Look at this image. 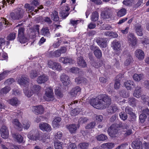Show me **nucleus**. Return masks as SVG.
Here are the masks:
<instances>
[{
    "instance_id": "1",
    "label": "nucleus",
    "mask_w": 149,
    "mask_h": 149,
    "mask_svg": "<svg viewBox=\"0 0 149 149\" xmlns=\"http://www.w3.org/2000/svg\"><path fill=\"white\" fill-rule=\"evenodd\" d=\"M90 104L94 107L98 109H103L108 107L111 103V98L105 94L98 95L90 100Z\"/></svg>"
},
{
    "instance_id": "2",
    "label": "nucleus",
    "mask_w": 149,
    "mask_h": 149,
    "mask_svg": "<svg viewBox=\"0 0 149 149\" xmlns=\"http://www.w3.org/2000/svg\"><path fill=\"white\" fill-rule=\"evenodd\" d=\"M23 10L19 8V9L11 12L10 14L11 18L13 20H19L22 18L24 15Z\"/></svg>"
},
{
    "instance_id": "3",
    "label": "nucleus",
    "mask_w": 149,
    "mask_h": 149,
    "mask_svg": "<svg viewBox=\"0 0 149 149\" xmlns=\"http://www.w3.org/2000/svg\"><path fill=\"white\" fill-rule=\"evenodd\" d=\"M45 100L48 101H53L54 99V95L52 89L50 87H47L45 90Z\"/></svg>"
},
{
    "instance_id": "4",
    "label": "nucleus",
    "mask_w": 149,
    "mask_h": 149,
    "mask_svg": "<svg viewBox=\"0 0 149 149\" xmlns=\"http://www.w3.org/2000/svg\"><path fill=\"white\" fill-rule=\"evenodd\" d=\"M107 132L111 137H114L118 136V131L116 125L112 124L108 129Z\"/></svg>"
},
{
    "instance_id": "5",
    "label": "nucleus",
    "mask_w": 149,
    "mask_h": 149,
    "mask_svg": "<svg viewBox=\"0 0 149 149\" xmlns=\"http://www.w3.org/2000/svg\"><path fill=\"white\" fill-rule=\"evenodd\" d=\"M48 66L53 70L60 71L62 70V67L61 64L58 63L49 61L48 62Z\"/></svg>"
},
{
    "instance_id": "6",
    "label": "nucleus",
    "mask_w": 149,
    "mask_h": 149,
    "mask_svg": "<svg viewBox=\"0 0 149 149\" xmlns=\"http://www.w3.org/2000/svg\"><path fill=\"white\" fill-rule=\"evenodd\" d=\"M129 43L132 46H135L137 43V41L134 35L132 33H129L127 36Z\"/></svg>"
},
{
    "instance_id": "7",
    "label": "nucleus",
    "mask_w": 149,
    "mask_h": 149,
    "mask_svg": "<svg viewBox=\"0 0 149 149\" xmlns=\"http://www.w3.org/2000/svg\"><path fill=\"white\" fill-rule=\"evenodd\" d=\"M107 41L108 39L106 38H98L97 39L96 42L100 47L105 48L107 46Z\"/></svg>"
},
{
    "instance_id": "8",
    "label": "nucleus",
    "mask_w": 149,
    "mask_h": 149,
    "mask_svg": "<svg viewBox=\"0 0 149 149\" xmlns=\"http://www.w3.org/2000/svg\"><path fill=\"white\" fill-rule=\"evenodd\" d=\"M61 80L63 84L65 86H68L70 83V80L68 76L63 74L60 77Z\"/></svg>"
},
{
    "instance_id": "9",
    "label": "nucleus",
    "mask_w": 149,
    "mask_h": 149,
    "mask_svg": "<svg viewBox=\"0 0 149 149\" xmlns=\"http://www.w3.org/2000/svg\"><path fill=\"white\" fill-rule=\"evenodd\" d=\"M1 135L2 137L4 139H7L8 138L9 133L7 128L5 125H3L0 130Z\"/></svg>"
},
{
    "instance_id": "10",
    "label": "nucleus",
    "mask_w": 149,
    "mask_h": 149,
    "mask_svg": "<svg viewBox=\"0 0 149 149\" xmlns=\"http://www.w3.org/2000/svg\"><path fill=\"white\" fill-rule=\"evenodd\" d=\"M28 138L33 140H36L38 139V135L36 130L31 131L27 135Z\"/></svg>"
},
{
    "instance_id": "11",
    "label": "nucleus",
    "mask_w": 149,
    "mask_h": 149,
    "mask_svg": "<svg viewBox=\"0 0 149 149\" xmlns=\"http://www.w3.org/2000/svg\"><path fill=\"white\" fill-rule=\"evenodd\" d=\"M39 127L43 131H50L52 129L51 126L47 123H40L39 124Z\"/></svg>"
},
{
    "instance_id": "12",
    "label": "nucleus",
    "mask_w": 149,
    "mask_h": 149,
    "mask_svg": "<svg viewBox=\"0 0 149 149\" xmlns=\"http://www.w3.org/2000/svg\"><path fill=\"white\" fill-rule=\"evenodd\" d=\"M32 110L36 114H42L44 111V108L41 105L33 107Z\"/></svg>"
},
{
    "instance_id": "13",
    "label": "nucleus",
    "mask_w": 149,
    "mask_h": 149,
    "mask_svg": "<svg viewBox=\"0 0 149 149\" xmlns=\"http://www.w3.org/2000/svg\"><path fill=\"white\" fill-rule=\"evenodd\" d=\"M134 29L138 35L139 36H142L143 35V29L140 24L138 23L136 24L135 26Z\"/></svg>"
},
{
    "instance_id": "14",
    "label": "nucleus",
    "mask_w": 149,
    "mask_h": 149,
    "mask_svg": "<svg viewBox=\"0 0 149 149\" xmlns=\"http://www.w3.org/2000/svg\"><path fill=\"white\" fill-rule=\"evenodd\" d=\"M141 88L140 86H137L135 87V90L134 91L133 95L137 98H139L141 95Z\"/></svg>"
},
{
    "instance_id": "15",
    "label": "nucleus",
    "mask_w": 149,
    "mask_h": 149,
    "mask_svg": "<svg viewBox=\"0 0 149 149\" xmlns=\"http://www.w3.org/2000/svg\"><path fill=\"white\" fill-rule=\"evenodd\" d=\"M77 63L78 66L81 68H85L87 66V64L85 61L81 56L78 58Z\"/></svg>"
},
{
    "instance_id": "16",
    "label": "nucleus",
    "mask_w": 149,
    "mask_h": 149,
    "mask_svg": "<svg viewBox=\"0 0 149 149\" xmlns=\"http://www.w3.org/2000/svg\"><path fill=\"white\" fill-rule=\"evenodd\" d=\"M135 55L139 60H142L144 58V52L141 49L136 50L135 52Z\"/></svg>"
},
{
    "instance_id": "17",
    "label": "nucleus",
    "mask_w": 149,
    "mask_h": 149,
    "mask_svg": "<svg viewBox=\"0 0 149 149\" xmlns=\"http://www.w3.org/2000/svg\"><path fill=\"white\" fill-rule=\"evenodd\" d=\"M8 103L13 106H17L20 104V101L18 99L15 97H13L8 101Z\"/></svg>"
},
{
    "instance_id": "18",
    "label": "nucleus",
    "mask_w": 149,
    "mask_h": 149,
    "mask_svg": "<svg viewBox=\"0 0 149 149\" xmlns=\"http://www.w3.org/2000/svg\"><path fill=\"white\" fill-rule=\"evenodd\" d=\"M132 147L134 149H142V143L140 140L135 141L133 142Z\"/></svg>"
},
{
    "instance_id": "19",
    "label": "nucleus",
    "mask_w": 149,
    "mask_h": 149,
    "mask_svg": "<svg viewBox=\"0 0 149 149\" xmlns=\"http://www.w3.org/2000/svg\"><path fill=\"white\" fill-rule=\"evenodd\" d=\"M29 79L26 76L22 75L21 78L18 79V83L20 85H24L28 83Z\"/></svg>"
},
{
    "instance_id": "20",
    "label": "nucleus",
    "mask_w": 149,
    "mask_h": 149,
    "mask_svg": "<svg viewBox=\"0 0 149 149\" xmlns=\"http://www.w3.org/2000/svg\"><path fill=\"white\" fill-rule=\"evenodd\" d=\"M111 45L114 50L118 51L121 48V44L120 42L116 40H114L112 42Z\"/></svg>"
},
{
    "instance_id": "21",
    "label": "nucleus",
    "mask_w": 149,
    "mask_h": 149,
    "mask_svg": "<svg viewBox=\"0 0 149 149\" xmlns=\"http://www.w3.org/2000/svg\"><path fill=\"white\" fill-rule=\"evenodd\" d=\"M59 61L63 63H69L71 64L73 63L74 62L73 60L67 57H61L59 59Z\"/></svg>"
},
{
    "instance_id": "22",
    "label": "nucleus",
    "mask_w": 149,
    "mask_h": 149,
    "mask_svg": "<svg viewBox=\"0 0 149 149\" xmlns=\"http://www.w3.org/2000/svg\"><path fill=\"white\" fill-rule=\"evenodd\" d=\"M48 79V78L47 76L43 75L38 77L36 81L38 84H41L47 81Z\"/></svg>"
},
{
    "instance_id": "23",
    "label": "nucleus",
    "mask_w": 149,
    "mask_h": 149,
    "mask_svg": "<svg viewBox=\"0 0 149 149\" xmlns=\"http://www.w3.org/2000/svg\"><path fill=\"white\" fill-rule=\"evenodd\" d=\"M81 90L80 88L77 86L72 88L70 91V94L72 97L75 96L77 93H79Z\"/></svg>"
},
{
    "instance_id": "24",
    "label": "nucleus",
    "mask_w": 149,
    "mask_h": 149,
    "mask_svg": "<svg viewBox=\"0 0 149 149\" xmlns=\"http://www.w3.org/2000/svg\"><path fill=\"white\" fill-rule=\"evenodd\" d=\"M101 16L104 19H108L112 16L110 12L108 10L103 11L101 14Z\"/></svg>"
},
{
    "instance_id": "25",
    "label": "nucleus",
    "mask_w": 149,
    "mask_h": 149,
    "mask_svg": "<svg viewBox=\"0 0 149 149\" xmlns=\"http://www.w3.org/2000/svg\"><path fill=\"white\" fill-rule=\"evenodd\" d=\"M129 103L132 107H136L138 105L139 101L134 98H130L129 99Z\"/></svg>"
},
{
    "instance_id": "26",
    "label": "nucleus",
    "mask_w": 149,
    "mask_h": 149,
    "mask_svg": "<svg viewBox=\"0 0 149 149\" xmlns=\"http://www.w3.org/2000/svg\"><path fill=\"white\" fill-rule=\"evenodd\" d=\"M41 33L42 35L47 37L49 36L50 34L48 27L43 28L41 31Z\"/></svg>"
},
{
    "instance_id": "27",
    "label": "nucleus",
    "mask_w": 149,
    "mask_h": 149,
    "mask_svg": "<svg viewBox=\"0 0 149 149\" xmlns=\"http://www.w3.org/2000/svg\"><path fill=\"white\" fill-rule=\"evenodd\" d=\"M68 129L71 133H75L77 129V125L75 124H72L68 127Z\"/></svg>"
},
{
    "instance_id": "28",
    "label": "nucleus",
    "mask_w": 149,
    "mask_h": 149,
    "mask_svg": "<svg viewBox=\"0 0 149 149\" xmlns=\"http://www.w3.org/2000/svg\"><path fill=\"white\" fill-rule=\"evenodd\" d=\"M61 120L60 117H58L56 118L52 122V125L53 127L55 128L58 127L59 126V123Z\"/></svg>"
},
{
    "instance_id": "29",
    "label": "nucleus",
    "mask_w": 149,
    "mask_h": 149,
    "mask_svg": "<svg viewBox=\"0 0 149 149\" xmlns=\"http://www.w3.org/2000/svg\"><path fill=\"white\" fill-rule=\"evenodd\" d=\"M134 82L131 81H127L124 82V86L127 90H131L132 86H134Z\"/></svg>"
},
{
    "instance_id": "30",
    "label": "nucleus",
    "mask_w": 149,
    "mask_h": 149,
    "mask_svg": "<svg viewBox=\"0 0 149 149\" xmlns=\"http://www.w3.org/2000/svg\"><path fill=\"white\" fill-rule=\"evenodd\" d=\"M31 90L33 93L38 94L40 91L41 89L40 87L38 85H34L31 87Z\"/></svg>"
},
{
    "instance_id": "31",
    "label": "nucleus",
    "mask_w": 149,
    "mask_h": 149,
    "mask_svg": "<svg viewBox=\"0 0 149 149\" xmlns=\"http://www.w3.org/2000/svg\"><path fill=\"white\" fill-rule=\"evenodd\" d=\"M51 15V19L54 21L56 22L59 20L58 13L56 11H54Z\"/></svg>"
},
{
    "instance_id": "32",
    "label": "nucleus",
    "mask_w": 149,
    "mask_h": 149,
    "mask_svg": "<svg viewBox=\"0 0 149 149\" xmlns=\"http://www.w3.org/2000/svg\"><path fill=\"white\" fill-rule=\"evenodd\" d=\"M114 143L112 142L102 144L103 147L106 149H111L114 146Z\"/></svg>"
},
{
    "instance_id": "33",
    "label": "nucleus",
    "mask_w": 149,
    "mask_h": 149,
    "mask_svg": "<svg viewBox=\"0 0 149 149\" xmlns=\"http://www.w3.org/2000/svg\"><path fill=\"white\" fill-rule=\"evenodd\" d=\"M10 90V88L8 86H6L2 88L0 91V94L1 95H3L8 93Z\"/></svg>"
},
{
    "instance_id": "34",
    "label": "nucleus",
    "mask_w": 149,
    "mask_h": 149,
    "mask_svg": "<svg viewBox=\"0 0 149 149\" xmlns=\"http://www.w3.org/2000/svg\"><path fill=\"white\" fill-rule=\"evenodd\" d=\"M75 81L77 84H79L81 83H83L86 84L87 83V80L84 78H77L75 79Z\"/></svg>"
},
{
    "instance_id": "35",
    "label": "nucleus",
    "mask_w": 149,
    "mask_h": 149,
    "mask_svg": "<svg viewBox=\"0 0 149 149\" xmlns=\"http://www.w3.org/2000/svg\"><path fill=\"white\" fill-rule=\"evenodd\" d=\"M126 13V10L125 8H122L119 10L117 13V16L121 17L125 15Z\"/></svg>"
},
{
    "instance_id": "36",
    "label": "nucleus",
    "mask_w": 149,
    "mask_h": 149,
    "mask_svg": "<svg viewBox=\"0 0 149 149\" xmlns=\"http://www.w3.org/2000/svg\"><path fill=\"white\" fill-rule=\"evenodd\" d=\"M99 15L98 13L95 11L92 13L91 18V21L94 22L97 21L98 19Z\"/></svg>"
},
{
    "instance_id": "37",
    "label": "nucleus",
    "mask_w": 149,
    "mask_h": 149,
    "mask_svg": "<svg viewBox=\"0 0 149 149\" xmlns=\"http://www.w3.org/2000/svg\"><path fill=\"white\" fill-rule=\"evenodd\" d=\"M13 136L15 138L17 141L21 143L22 142L23 140V137L20 135L17 134H13Z\"/></svg>"
},
{
    "instance_id": "38",
    "label": "nucleus",
    "mask_w": 149,
    "mask_h": 149,
    "mask_svg": "<svg viewBox=\"0 0 149 149\" xmlns=\"http://www.w3.org/2000/svg\"><path fill=\"white\" fill-rule=\"evenodd\" d=\"M143 78V74H135L133 76L134 79L136 81H139Z\"/></svg>"
},
{
    "instance_id": "39",
    "label": "nucleus",
    "mask_w": 149,
    "mask_h": 149,
    "mask_svg": "<svg viewBox=\"0 0 149 149\" xmlns=\"http://www.w3.org/2000/svg\"><path fill=\"white\" fill-rule=\"evenodd\" d=\"M118 109L117 107L115 105L109 107L107 109V111L108 113H113Z\"/></svg>"
},
{
    "instance_id": "40",
    "label": "nucleus",
    "mask_w": 149,
    "mask_h": 149,
    "mask_svg": "<svg viewBox=\"0 0 149 149\" xmlns=\"http://www.w3.org/2000/svg\"><path fill=\"white\" fill-rule=\"evenodd\" d=\"M97 139L99 141H104L107 139V136L103 134H101L97 135L96 137Z\"/></svg>"
},
{
    "instance_id": "41",
    "label": "nucleus",
    "mask_w": 149,
    "mask_h": 149,
    "mask_svg": "<svg viewBox=\"0 0 149 149\" xmlns=\"http://www.w3.org/2000/svg\"><path fill=\"white\" fill-rule=\"evenodd\" d=\"M89 146L88 143H79L78 145L80 149H87Z\"/></svg>"
},
{
    "instance_id": "42",
    "label": "nucleus",
    "mask_w": 149,
    "mask_h": 149,
    "mask_svg": "<svg viewBox=\"0 0 149 149\" xmlns=\"http://www.w3.org/2000/svg\"><path fill=\"white\" fill-rule=\"evenodd\" d=\"M38 75V73L36 70H32L30 71L29 76L30 77L31 79L35 78L37 77Z\"/></svg>"
},
{
    "instance_id": "43",
    "label": "nucleus",
    "mask_w": 149,
    "mask_h": 149,
    "mask_svg": "<svg viewBox=\"0 0 149 149\" xmlns=\"http://www.w3.org/2000/svg\"><path fill=\"white\" fill-rule=\"evenodd\" d=\"M18 40L22 43H24L28 41V40L24 35L18 36Z\"/></svg>"
},
{
    "instance_id": "44",
    "label": "nucleus",
    "mask_w": 149,
    "mask_h": 149,
    "mask_svg": "<svg viewBox=\"0 0 149 149\" xmlns=\"http://www.w3.org/2000/svg\"><path fill=\"white\" fill-rule=\"evenodd\" d=\"M94 53L95 56L98 58H100L102 56L101 51L99 48L96 50L95 51H94Z\"/></svg>"
},
{
    "instance_id": "45",
    "label": "nucleus",
    "mask_w": 149,
    "mask_h": 149,
    "mask_svg": "<svg viewBox=\"0 0 149 149\" xmlns=\"http://www.w3.org/2000/svg\"><path fill=\"white\" fill-rule=\"evenodd\" d=\"M96 125L95 122L93 121L88 124L85 127V128L86 129H90L94 127Z\"/></svg>"
},
{
    "instance_id": "46",
    "label": "nucleus",
    "mask_w": 149,
    "mask_h": 149,
    "mask_svg": "<svg viewBox=\"0 0 149 149\" xmlns=\"http://www.w3.org/2000/svg\"><path fill=\"white\" fill-rule=\"evenodd\" d=\"M117 78H118V76L117 77ZM120 79L119 78L118 79H116L115 82V84L114 85V88L116 89H118L119 88L120 86Z\"/></svg>"
},
{
    "instance_id": "47",
    "label": "nucleus",
    "mask_w": 149,
    "mask_h": 149,
    "mask_svg": "<svg viewBox=\"0 0 149 149\" xmlns=\"http://www.w3.org/2000/svg\"><path fill=\"white\" fill-rule=\"evenodd\" d=\"M23 127L25 129H28L31 123L30 122L26 120L23 121Z\"/></svg>"
},
{
    "instance_id": "48",
    "label": "nucleus",
    "mask_w": 149,
    "mask_h": 149,
    "mask_svg": "<svg viewBox=\"0 0 149 149\" xmlns=\"http://www.w3.org/2000/svg\"><path fill=\"white\" fill-rule=\"evenodd\" d=\"M24 92L25 95L29 97L31 96L33 94V92H32V90L31 91L28 89H25Z\"/></svg>"
},
{
    "instance_id": "49",
    "label": "nucleus",
    "mask_w": 149,
    "mask_h": 149,
    "mask_svg": "<svg viewBox=\"0 0 149 149\" xmlns=\"http://www.w3.org/2000/svg\"><path fill=\"white\" fill-rule=\"evenodd\" d=\"M13 125L16 126L17 128H21L22 126L17 119H15L13 122Z\"/></svg>"
},
{
    "instance_id": "50",
    "label": "nucleus",
    "mask_w": 149,
    "mask_h": 149,
    "mask_svg": "<svg viewBox=\"0 0 149 149\" xmlns=\"http://www.w3.org/2000/svg\"><path fill=\"white\" fill-rule=\"evenodd\" d=\"M16 37V33L14 32L10 33L7 37V40H14Z\"/></svg>"
},
{
    "instance_id": "51",
    "label": "nucleus",
    "mask_w": 149,
    "mask_h": 149,
    "mask_svg": "<svg viewBox=\"0 0 149 149\" xmlns=\"http://www.w3.org/2000/svg\"><path fill=\"white\" fill-rule=\"evenodd\" d=\"M147 118L146 115L143 113L141 114L139 116V120L141 123H143Z\"/></svg>"
},
{
    "instance_id": "52",
    "label": "nucleus",
    "mask_w": 149,
    "mask_h": 149,
    "mask_svg": "<svg viewBox=\"0 0 149 149\" xmlns=\"http://www.w3.org/2000/svg\"><path fill=\"white\" fill-rule=\"evenodd\" d=\"M24 7L25 8L28 9V10L30 12L33 11L34 9V7L28 3L25 4L24 5Z\"/></svg>"
},
{
    "instance_id": "53",
    "label": "nucleus",
    "mask_w": 149,
    "mask_h": 149,
    "mask_svg": "<svg viewBox=\"0 0 149 149\" xmlns=\"http://www.w3.org/2000/svg\"><path fill=\"white\" fill-rule=\"evenodd\" d=\"M120 118L123 120H125L127 118V114L124 112L120 113L119 114Z\"/></svg>"
},
{
    "instance_id": "54",
    "label": "nucleus",
    "mask_w": 149,
    "mask_h": 149,
    "mask_svg": "<svg viewBox=\"0 0 149 149\" xmlns=\"http://www.w3.org/2000/svg\"><path fill=\"white\" fill-rule=\"evenodd\" d=\"M55 94L58 97H62L63 96V94L62 92L58 89H56L55 91Z\"/></svg>"
},
{
    "instance_id": "55",
    "label": "nucleus",
    "mask_w": 149,
    "mask_h": 149,
    "mask_svg": "<svg viewBox=\"0 0 149 149\" xmlns=\"http://www.w3.org/2000/svg\"><path fill=\"white\" fill-rule=\"evenodd\" d=\"M54 146L56 149H62V144L60 142H55L54 143Z\"/></svg>"
},
{
    "instance_id": "56",
    "label": "nucleus",
    "mask_w": 149,
    "mask_h": 149,
    "mask_svg": "<svg viewBox=\"0 0 149 149\" xmlns=\"http://www.w3.org/2000/svg\"><path fill=\"white\" fill-rule=\"evenodd\" d=\"M79 111L78 109H74L71 110V115L72 116H75L79 113Z\"/></svg>"
},
{
    "instance_id": "57",
    "label": "nucleus",
    "mask_w": 149,
    "mask_h": 149,
    "mask_svg": "<svg viewBox=\"0 0 149 149\" xmlns=\"http://www.w3.org/2000/svg\"><path fill=\"white\" fill-rule=\"evenodd\" d=\"M14 79L12 78L7 79L4 83L5 84L10 85L14 82Z\"/></svg>"
},
{
    "instance_id": "58",
    "label": "nucleus",
    "mask_w": 149,
    "mask_h": 149,
    "mask_svg": "<svg viewBox=\"0 0 149 149\" xmlns=\"http://www.w3.org/2000/svg\"><path fill=\"white\" fill-rule=\"evenodd\" d=\"M124 134L125 136H129L132 133V130L130 128L125 130H124Z\"/></svg>"
},
{
    "instance_id": "59",
    "label": "nucleus",
    "mask_w": 149,
    "mask_h": 149,
    "mask_svg": "<svg viewBox=\"0 0 149 149\" xmlns=\"http://www.w3.org/2000/svg\"><path fill=\"white\" fill-rule=\"evenodd\" d=\"M60 14L63 18H65L68 16L69 15V13L68 12H66L65 10H63L61 11Z\"/></svg>"
},
{
    "instance_id": "60",
    "label": "nucleus",
    "mask_w": 149,
    "mask_h": 149,
    "mask_svg": "<svg viewBox=\"0 0 149 149\" xmlns=\"http://www.w3.org/2000/svg\"><path fill=\"white\" fill-rule=\"evenodd\" d=\"M141 98L143 101L145 102H148H148H149V97L148 96L145 95H142L141 96Z\"/></svg>"
},
{
    "instance_id": "61",
    "label": "nucleus",
    "mask_w": 149,
    "mask_h": 149,
    "mask_svg": "<svg viewBox=\"0 0 149 149\" xmlns=\"http://www.w3.org/2000/svg\"><path fill=\"white\" fill-rule=\"evenodd\" d=\"M132 59V57L131 56H130L124 62L125 65L127 66L129 65L131 62Z\"/></svg>"
},
{
    "instance_id": "62",
    "label": "nucleus",
    "mask_w": 149,
    "mask_h": 149,
    "mask_svg": "<svg viewBox=\"0 0 149 149\" xmlns=\"http://www.w3.org/2000/svg\"><path fill=\"white\" fill-rule=\"evenodd\" d=\"M88 119L86 117H82L79 118V124H83L87 121Z\"/></svg>"
},
{
    "instance_id": "63",
    "label": "nucleus",
    "mask_w": 149,
    "mask_h": 149,
    "mask_svg": "<svg viewBox=\"0 0 149 149\" xmlns=\"http://www.w3.org/2000/svg\"><path fill=\"white\" fill-rule=\"evenodd\" d=\"M79 70L78 68L73 67L70 69V71L73 73H76L79 72Z\"/></svg>"
},
{
    "instance_id": "64",
    "label": "nucleus",
    "mask_w": 149,
    "mask_h": 149,
    "mask_svg": "<svg viewBox=\"0 0 149 149\" xmlns=\"http://www.w3.org/2000/svg\"><path fill=\"white\" fill-rule=\"evenodd\" d=\"M125 110V112L130 115L133 113L132 109L131 107L129 106L126 107Z\"/></svg>"
}]
</instances>
